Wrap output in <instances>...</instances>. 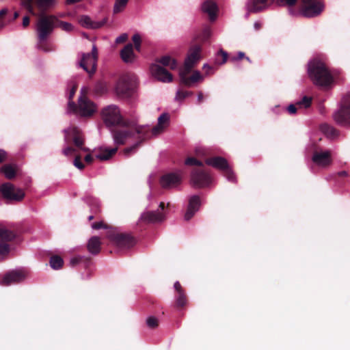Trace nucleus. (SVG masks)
Masks as SVG:
<instances>
[{
	"label": "nucleus",
	"mask_w": 350,
	"mask_h": 350,
	"mask_svg": "<svg viewBox=\"0 0 350 350\" xmlns=\"http://www.w3.org/2000/svg\"><path fill=\"white\" fill-rule=\"evenodd\" d=\"M57 21L56 16L53 15H41L36 24V33L38 36L37 47L44 52H49L53 50L45 42L49 35L55 28V22Z\"/></svg>",
	"instance_id": "obj_1"
},
{
	"label": "nucleus",
	"mask_w": 350,
	"mask_h": 350,
	"mask_svg": "<svg viewBox=\"0 0 350 350\" xmlns=\"http://www.w3.org/2000/svg\"><path fill=\"white\" fill-rule=\"evenodd\" d=\"M308 72L314 84L321 87L329 85L333 78L325 64L317 59L308 63Z\"/></svg>",
	"instance_id": "obj_2"
},
{
	"label": "nucleus",
	"mask_w": 350,
	"mask_h": 350,
	"mask_svg": "<svg viewBox=\"0 0 350 350\" xmlns=\"http://www.w3.org/2000/svg\"><path fill=\"white\" fill-rule=\"evenodd\" d=\"M103 118L107 126L123 125L128 126V122H125L119 107L115 105H111L105 107L102 111Z\"/></svg>",
	"instance_id": "obj_3"
},
{
	"label": "nucleus",
	"mask_w": 350,
	"mask_h": 350,
	"mask_svg": "<svg viewBox=\"0 0 350 350\" xmlns=\"http://www.w3.org/2000/svg\"><path fill=\"white\" fill-rule=\"evenodd\" d=\"M96 110V105L85 96H80L78 101V107L73 102H68L67 112H75L83 117L92 116Z\"/></svg>",
	"instance_id": "obj_4"
},
{
	"label": "nucleus",
	"mask_w": 350,
	"mask_h": 350,
	"mask_svg": "<svg viewBox=\"0 0 350 350\" xmlns=\"http://www.w3.org/2000/svg\"><path fill=\"white\" fill-rule=\"evenodd\" d=\"M79 65L88 73L92 75L95 72L98 59V50L96 46H92L91 53H79Z\"/></svg>",
	"instance_id": "obj_5"
},
{
	"label": "nucleus",
	"mask_w": 350,
	"mask_h": 350,
	"mask_svg": "<svg viewBox=\"0 0 350 350\" xmlns=\"http://www.w3.org/2000/svg\"><path fill=\"white\" fill-rule=\"evenodd\" d=\"M334 118L338 124H350V94L343 96L340 109L334 114Z\"/></svg>",
	"instance_id": "obj_6"
},
{
	"label": "nucleus",
	"mask_w": 350,
	"mask_h": 350,
	"mask_svg": "<svg viewBox=\"0 0 350 350\" xmlns=\"http://www.w3.org/2000/svg\"><path fill=\"white\" fill-rule=\"evenodd\" d=\"M312 161L318 167H328L332 163V151L327 149H315L312 153Z\"/></svg>",
	"instance_id": "obj_7"
},
{
	"label": "nucleus",
	"mask_w": 350,
	"mask_h": 350,
	"mask_svg": "<svg viewBox=\"0 0 350 350\" xmlns=\"http://www.w3.org/2000/svg\"><path fill=\"white\" fill-rule=\"evenodd\" d=\"M33 1V0H21V5L27 9L30 14L36 16L32 5ZM34 1L38 8L42 12L55 7L57 4V0H34Z\"/></svg>",
	"instance_id": "obj_8"
},
{
	"label": "nucleus",
	"mask_w": 350,
	"mask_h": 350,
	"mask_svg": "<svg viewBox=\"0 0 350 350\" xmlns=\"http://www.w3.org/2000/svg\"><path fill=\"white\" fill-rule=\"evenodd\" d=\"M324 5L319 1H311L310 3H302L300 14L305 17H315L323 10Z\"/></svg>",
	"instance_id": "obj_9"
},
{
	"label": "nucleus",
	"mask_w": 350,
	"mask_h": 350,
	"mask_svg": "<svg viewBox=\"0 0 350 350\" xmlns=\"http://www.w3.org/2000/svg\"><path fill=\"white\" fill-rule=\"evenodd\" d=\"M1 192L3 196L8 200L20 201L25 196V193L22 189L15 187L11 183L2 185L1 187Z\"/></svg>",
	"instance_id": "obj_10"
},
{
	"label": "nucleus",
	"mask_w": 350,
	"mask_h": 350,
	"mask_svg": "<svg viewBox=\"0 0 350 350\" xmlns=\"http://www.w3.org/2000/svg\"><path fill=\"white\" fill-rule=\"evenodd\" d=\"M28 275L25 269H16L7 273L2 279L3 285H11L23 281Z\"/></svg>",
	"instance_id": "obj_11"
},
{
	"label": "nucleus",
	"mask_w": 350,
	"mask_h": 350,
	"mask_svg": "<svg viewBox=\"0 0 350 350\" xmlns=\"http://www.w3.org/2000/svg\"><path fill=\"white\" fill-rule=\"evenodd\" d=\"M115 92L119 97H130L133 92V88L131 86L129 79L126 77H121L116 83Z\"/></svg>",
	"instance_id": "obj_12"
},
{
	"label": "nucleus",
	"mask_w": 350,
	"mask_h": 350,
	"mask_svg": "<svg viewBox=\"0 0 350 350\" xmlns=\"http://www.w3.org/2000/svg\"><path fill=\"white\" fill-rule=\"evenodd\" d=\"M182 180L180 172H172L163 175L160 180V184L164 189H172L178 186Z\"/></svg>",
	"instance_id": "obj_13"
},
{
	"label": "nucleus",
	"mask_w": 350,
	"mask_h": 350,
	"mask_svg": "<svg viewBox=\"0 0 350 350\" xmlns=\"http://www.w3.org/2000/svg\"><path fill=\"white\" fill-rule=\"evenodd\" d=\"M64 132L65 133L64 140L66 142H68L69 137H72V141L76 146L81 148L83 151H89L88 148L82 147L83 144V138L80 131L77 128L70 127L68 129H65Z\"/></svg>",
	"instance_id": "obj_14"
},
{
	"label": "nucleus",
	"mask_w": 350,
	"mask_h": 350,
	"mask_svg": "<svg viewBox=\"0 0 350 350\" xmlns=\"http://www.w3.org/2000/svg\"><path fill=\"white\" fill-rule=\"evenodd\" d=\"M275 0H247L245 8L248 12H258L269 8Z\"/></svg>",
	"instance_id": "obj_15"
},
{
	"label": "nucleus",
	"mask_w": 350,
	"mask_h": 350,
	"mask_svg": "<svg viewBox=\"0 0 350 350\" xmlns=\"http://www.w3.org/2000/svg\"><path fill=\"white\" fill-rule=\"evenodd\" d=\"M150 72L152 75L160 81L170 83L172 81V75L165 68L159 64H152L150 66Z\"/></svg>",
	"instance_id": "obj_16"
},
{
	"label": "nucleus",
	"mask_w": 350,
	"mask_h": 350,
	"mask_svg": "<svg viewBox=\"0 0 350 350\" xmlns=\"http://www.w3.org/2000/svg\"><path fill=\"white\" fill-rule=\"evenodd\" d=\"M201 49L199 46H195L190 49L187 57L185 60L184 68L187 72H189L190 70L194 66L200 58Z\"/></svg>",
	"instance_id": "obj_17"
},
{
	"label": "nucleus",
	"mask_w": 350,
	"mask_h": 350,
	"mask_svg": "<svg viewBox=\"0 0 350 350\" xmlns=\"http://www.w3.org/2000/svg\"><path fill=\"white\" fill-rule=\"evenodd\" d=\"M164 203L161 202L157 211H147L142 214L140 219L145 222L154 223L163 220L164 215L162 213L164 209Z\"/></svg>",
	"instance_id": "obj_18"
},
{
	"label": "nucleus",
	"mask_w": 350,
	"mask_h": 350,
	"mask_svg": "<svg viewBox=\"0 0 350 350\" xmlns=\"http://www.w3.org/2000/svg\"><path fill=\"white\" fill-rule=\"evenodd\" d=\"M211 178L208 174L202 171H194L191 173V183L196 187H204L208 185Z\"/></svg>",
	"instance_id": "obj_19"
},
{
	"label": "nucleus",
	"mask_w": 350,
	"mask_h": 350,
	"mask_svg": "<svg viewBox=\"0 0 350 350\" xmlns=\"http://www.w3.org/2000/svg\"><path fill=\"white\" fill-rule=\"evenodd\" d=\"M134 133L129 129H124L116 131L113 133L112 137L114 144L122 145L129 142L134 135Z\"/></svg>",
	"instance_id": "obj_20"
},
{
	"label": "nucleus",
	"mask_w": 350,
	"mask_h": 350,
	"mask_svg": "<svg viewBox=\"0 0 350 350\" xmlns=\"http://www.w3.org/2000/svg\"><path fill=\"white\" fill-rule=\"evenodd\" d=\"M188 72L185 70L180 71L181 82L187 86H191L196 83L202 82L204 80L203 75L198 70L194 71L189 77L187 76Z\"/></svg>",
	"instance_id": "obj_21"
},
{
	"label": "nucleus",
	"mask_w": 350,
	"mask_h": 350,
	"mask_svg": "<svg viewBox=\"0 0 350 350\" xmlns=\"http://www.w3.org/2000/svg\"><path fill=\"white\" fill-rule=\"evenodd\" d=\"M78 23L86 29H98L107 23V18H105L100 21H94L88 15H81L78 18Z\"/></svg>",
	"instance_id": "obj_22"
},
{
	"label": "nucleus",
	"mask_w": 350,
	"mask_h": 350,
	"mask_svg": "<svg viewBox=\"0 0 350 350\" xmlns=\"http://www.w3.org/2000/svg\"><path fill=\"white\" fill-rule=\"evenodd\" d=\"M170 116L167 113H163L158 118L157 124L152 129V133L154 135H157L163 133L165 129L169 126Z\"/></svg>",
	"instance_id": "obj_23"
},
{
	"label": "nucleus",
	"mask_w": 350,
	"mask_h": 350,
	"mask_svg": "<svg viewBox=\"0 0 350 350\" xmlns=\"http://www.w3.org/2000/svg\"><path fill=\"white\" fill-rule=\"evenodd\" d=\"M200 206V198L197 196H193L189 199V206L187 212L185 215L186 220L190 219L193 215L198 211Z\"/></svg>",
	"instance_id": "obj_24"
},
{
	"label": "nucleus",
	"mask_w": 350,
	"mask_h": 350,
	"mask_svg": "<svg viewBox=\"0 0 350 350\" xmlns=\"http://www.w3.org/2000/svg\"><path fill=\"white\" fill-rule=\"evenodd\" d=\"M118 150V148H108L105 147H100L95 149V157L101 161H106L109 159Z\"/></svg>",
	"instance_id": "obj_25"
},
{
	"label": "nucleus",
	"mask_w": 350,
	"mask_h": 350,
	"mask_svg": "<svg viewBox=\"0 0 350 350\" xmlns=\"http://www.w3.org/2000/svg\"><path fill=\"white\" fill-rule=\"evenodd\" d=\"M202 11L207 14L211 21H215L217 16V8L215 2L206 1L202 5Z\"/></svg>",
	"instance_id": "obj_26"
},
{
	"label": "nucleus",
	"mask_w": 350,
	"mask_h": 350,
	"mask_svg": "<svg viewBox=\"0 0 350 350\" xmlns=\"http://www.w3.org/2000/svg\"><path fill=\"white\" fill-rule=\"evenodd\" d=\"M206 163L223 171L229 167L226 159L221 157L208 159L206 160Z\"/></svg>",
	"instance_id": "obj_27"
},
{
	"label": "nucleus",
	"mask_w": 350,
	"mask_h": 350,
	"mask_svg": "<svg viewBox=\"0 0 350 350\" xmlns=\"http://www.w3.org/2000/svg\"><path fill=\"white\" fill-rule=\"evenodd\" d=\"M109 238L113 240L118 246L129 247L133 245V240L129 236L124 234H117L114 237L110 236Z\"/></svg>",
	"instance_id": "obj_28"
},
{
	"label": "nucleus",
	"mask_w": 350,
	"mask_h": 350,
	"mask_svg": "<svg viewBox=\"0 0 350 350\" xmlns=\"http://www.w3.org/2000/svg\"><path fill=\"white\" fill-rule=\"evenodd\" d=\"M121 58L126 63H131L135 60V54L132 44H128L120 52Z\"/></svg>",
	"instance_id": "obj_29"
},
{
	"label": "nucleus",
	"mask_w": 350,
	"mask_h": 350,
	"mask_svg": "<svg viewBox=\"0 0 350 350\" xmlns=\"http://www.w3.org/2000/svg\"><path fill=\"white\" fill-rule=\"evenodd\" d=\"M88 248L90 253L96 254L99 252L100 249V241L98 237H93L90 239L88 244Z\"/></svg>",
	"instance_id": "obj_30"
},
{
	"label": "nucleus",
	"mask_w": 350,
	"mask_h": 350,
	"mask_svg": "<svg viewBox=\"0 0 350 350\" xmlns=\"http://www.w3.org/2000/svg\"><path fill=\"white\" fill-rule=\"evenodd\" d=\"M1 172L7 178L12 179L16 175V165L11 164L5 165L1 167Z\"/></svg>",
	"instance_id": "obj_31"
},
{
	"label": "nucleus",
	"mask_w": 350,
	"mask_h": 350,
	"mask_svg": "<svg viewBox=\"0 0 350 350\" xmlns=\"http://www.w3.org/2000/svg\"><path fill=\"white\" fill-rule=\"evenodd\" d=\"M158 62L164 66L170 67L172 70L176 69L177 66L176 61L168 55H165L161 57L158 60Z\"/></svg>",
	"instance_id": "obj_32"
},
{
	"label": "nucleus",
	"mask_w": 350,
	"mask_h": 350,
	"mask_svg": "<svg viewBox=\"0 0 350 350\" xmlns=\"http://www.w3.org/2000/svg\"><path fill=\"white\" fill-rule=\"evenodd\" d=\"M129 0H115L113 12V14H118L123 12L129 3Z\"/></svg>",
	"instance_id": "obj_33"
},
{
	"label": "nucleus",
	"mask_w": 350,
	"mask_h": 350,
	"mask_svg": "<svg viewBox=\"0 0 350 350\" xmlns=\"http://www.w3.org/2000/svg\"><path fill=\"white\" fill-rule=\"evenodd\" d=\"M49 262L52 269H59L63 266L64 260L60 256L55 255L51 257Z\"/></svg>",
	"instance_id": "obj_34"
},
{
	"label": "nucleus",
	"mask_w": 350,
	"mask_h": 350,
	"mask_svg": "<svg viewBox=\"0 0 350 350\" xmlns=\"http://www.w3.org/2000/svg\"><path fill=\"white\" fill-rule=\"evenodd\" d=\"M14 234L0 225V239L10 241L14 238Z\"/></svg>",
	"instance_id": "obj_35"
},
{
	"label": "nucleus",
	"mask_w": 350,
	"mask_h": 350,
	"mask_svg": "<svg viewBox=\"0 0 350 350\" xmlns=\"http://www.w3.org/2000/svg\"><path fill=\"white\" fill-rule=\"evenodd\" d=\"M107 85L105 81H98L95 84L94 90L97 93H103L107 91Z\"/></svg>",
	"instance_id": "obj_36"
},
{
	"label": "nucleus",
	"mask_w": 350,
	"mask_h": 350,
	"mask_svg": "<svg viewBox=\"0 0 350 350\" xmlns=\"http://www.w3.org/2000/svg\"><path fill=\"white\" fill-rule=\"evenodd\" d=\"M311 104V98L308 96H304L303 98L297 101L296 103V105L299 106V107H304L307 108Z\"/></svg>",
	"instance_id": "obj_37"
},
{
	"label": "nucleus",
	"mask_w": 350,
	"mask_h": 350,
	"mask_svg": "<svg viewBox=\"0 0 350 350\" xmlns=\"http://www.w3.org/2000/svg\"><path fill=\"white\" fill-rule=\"evenodd\" d=\"M58 25L62 29L67 32H70L74 29L73 25L68 22L59 21Z\"/></svg>",
	"instance_id": "obj_38"
},
{
	"label": "nucleus",
	"mask_w": 350,
	"mask_h": 350,
	"mask_svg": "<svg viewBox=\"0 0 350 350\" xmlns=\"http://www.w3.org/2000/svg\"><path fill=\"white\" fill-rule=\"evenodd\" d=\"M10 252L9 245L7 243H0V260L7 255Z\"/></svg>",
	"instance_id": "obj_39"
},
{
	"label": "nucleus",
	"mask_w": 350,
	"mask_h": 350,
	"mask_svg": "<svg viewBox=\"0 0 350 350\" xmlns=\"http://www.w3.org/2000/svg\"><path fill=\"white\" fill-rule=\"evenodd\" d=\"M191 95H192V92H191L178 91L176 92L175 99L177 100H183V99Z\"/></svg>",
	"instance_id": "obj_40"
},
{
	"label": "nucleus",
	"mask_w": 350,
	"mask_h": 350,
	"mask_svg": "<svg viewBox=\"0 0 350 350\" xmlns=\"http://www.w3.org/2000/svg\"><path fill=\"white\" fill-rule=\"evenodd\" d=\"M278 1L281 5L291 8L297 4L298 0H278Z\"/></svg>",
	"instance_id": "obj_41"
},
{
	"label": "nucleus",
	"mask_w": 350,
	"mask_h": 350,
	"mask_svg": "<svg viewBox=\"0 0 350 350\" xmlns=\"http://www.w3.org/2000/svg\"><path fill=\"white\" fill-rule=\"evenodd\" d=\"M132 40H133V42H134L135 49L137 51H139L140 46H141V41H142L141 36H139V34H138V33L134 34L133 36Z\"/></svg>",
	"instance_id": "obj_42"
},
{
	"label": "nucleus",
	"mask_w": 350,
	"mask_h": 350,
	"mask_svg": "<svg viewBox=\"0 0 350 350\" xmlns=\"http://www.w3.org/2000/svg\"><path fill=\"white\" fill-rule=\"evenodd\" d=\"M185 163L187 165H202V163L201 161L193 157L187 158L185 160Z\"/></svg>",
	"instance_id": "obj_43"
},
{
	"label": "nucleus",
	"mask_w": 350,
	"mask_h": 350,
	"mask_svg": "<svg viewBox=\"0 0 350 350\" xmlns=\"http://www.w3.org/2000/svg\"><path fill=\"white\" fill-rule=\"evenodd\" d=\"M176 304L180 306H183L186 304V297L183 292L178 293V297L176 299Z\"/></svg>",
	"instance_id": "obj_44"
},
{
	"label": "nucleus",
	"mask_w": 350,
	"mask_h": 350,
	"mask_svg": "<svg viewBox=\"0 0 350 350\" xmlns=\"http://www.w3.org/2000/svg\"><path fill=\"white\" fill-rule=\"evenodd\" d=\"M224 172L225 176L227 178V179L229 181H232V182L235 181V176L234 175L233 172H232V170L229 168V167L227 169H226Z\"/></svg>",
	"instance_id": "obj_45"
},
{
	"label": "nucleus",
	"mask_w": 350,
	"mask_h": 350,
	"mask_svg": "<svg viewBox=\"0 0 350 350\" xmlns=\"http://www.w3.org/2000/svg\"><path fill=\"white\" fill-rule=\"evenodd\" d=\"M146 323L151 328L155 327L157 326V319L153 317H150L147 319Z\"/></svg>",
	"instance_id": "obj_46"
},
{
	"label": "nucleus",
	"mask_w": 350,
	"mask_h": 350,
	"mask_svg": "<svg viewBox=\"0 0 350 350\" xmlns=\"http://www.w3.org/2000/svg\"><path fill=\"white\" fill-rule=\"evenodd\" d=\"M73 164L74 165L79 169V170H82L84 168V165L83 164V163L81 161V158L80 157H76L75 160H74V162H73Z\"/></svg>",
	"instance_id": "obj_47"
},
{
	"label": "nucleus",
	"mask_w": 350,
	"mask_h": 350,
	"mask_svg": "<svg viewBox=\"0 0 350 350\" xmlns=\"http://www.w3.org/2000/svg\"><path fill=\"white\" fill-rule=\"evenodd\" d=\"M93 229L98 230L100 228H107V226L105 225L103 221L94 222L92 224Z\"/></svg>",
	"instance_id": "obj_48"
},
{
	"label": "nucleus",
	"mask_w": 350,
	"mask_h": 350,
	"mask_svg": "<svg viewBox=\"0 0 350 350\" xmlns=\"http://www.w3.org/2000/svg\"><path fill=\"white\" fill-rule=\"evenodd\" d=\"M81 258H82V257L80 256H74V257L71 258L70 260V265L72 267L76 266L77 265H78L80 262Z\"/></svg>",
	"instance_id": "obj_49"
},
{
	"label": "nucleus",
	"mask_w": 350,
	"mask_h": 350,
	"mask_svg": "<svg viewBox=\"0 0 350 350\" xmlns=\"http://www.w3.org/2000/svg\"><path fill=\"white\" fill-rule=\"evenodd\" d=\"M76 91H77V86L75 85H72L70 90H69L68 94V98L69 100L68 102H71L70 100H72L74 95L75 94Z\"/></svg>",
	"instance_id": "obj_50"
},
{
	"label": "nucleus",
	"mask_w": 350,
	"mask_h": 350,
	"mask_svg": "<svg viewBox=\"0 0 350 350\" xmlns=\"http://www.w3.org/2000/svg\"><path fill=\"white\" fill-rule=\"evenodd\" d=\"M128 38V35L126 33H122L116 39V43H122L125 42Z\"/></svg>",
	"instance_id": "obj_51"
},
{
	"label": "nucleus",
	"mask_w": 350,
	"mask_h": 350,
	"mask_svg": "<svg viewBox=\"0 0 350 350\" xmlns=\"http://www.w3.org/2000/svg\"><path fill=\"white\" fill-rule=\"evenodd\" d=\"M75 152V149L70 147H66L63 150V154L68 156Z\"/></svg>",
	"instance_id": "obj_52"
},
{
	"label": "nucleus",
	"mask_w": 350,
	"mask_h": 350,
	"mask_svg": "<svg viewBox=\"0 0 350 350\" xmlns=\"http://www.w3.org/2000/svg\"><path fill=\"white\" fill-rule=\"evenodd\" d=\"M245 57V54L243 52H241V51H239L238 53H237V57H232L231 58V60L232 62H235V61H238L239 59H241L242 58Z\"/></svg>",
	"instance_id": "obj_53"
},
{
	"label": "nucleus",
	"mask_w": 350,
	"mask_h": 350,
	"mask_svg": "<svg viewBox=\"0 0 350 350\" xmlns=\"http://www.w3.org/2000/svg\"><path fill=\"white\" fill-rule=\"evenodd\" d=\"M29 23H30V19H29V16H25L23 18V23H22L23 27L24 28L27 27L29 26Z\"/></svg>",
	"instance_id": "obj_54"
},
{
	"label": "nucleus",
	"mask_w": 350,
	"mask_h": 350,
	"mask_svg": "<svg viewBox=\"0 0 350 350\" xmlns=\"http://www.w3.org/2000/svg\"><path fill=\"white\" fill-rule=\"evenodd\" d=\"M287 110L289 113L295 114L297 111V108L295 105L291 104L288 107Z\"/></svg>",
	"instance_id": "obj_55"
},
{
	"label": "nucleus",
	"mask_w": 350,
	"mask_h": 350,
	"mask_svg": "<svg viewBox=\"0 0 350 350\" xmlns=\"http://www.w3.org/2000/svg\"><path fill=\"white\" fill-rule=\"evenodd\" d=\"M323 129H326L324 131L325 132L327 133V134H330L332 135H334L335 134V130L331 126H325L323 127Z\"/></svg>",
	"instance_id": "obj_56"
},
{
	"label": "nucleus",
	"mask_w": 350,
	"mask_h": 350,
	"mask_svg": "<svg viewBox=\"0 0 350 350\" xmlns=\"http://www.w3.org/2000/svg\"><path fill=\"white\" fill-rule=\"evenodd\" d=\"M7 153L5 150L0 149V163L6 159Z\"/></svg>",
	"instance_id": "obj_57"
},
{
	"label": "nucleus",
	"mask_w": 350,
	"mask_h": 350,
	"mask_svg": "<svg viewBox=\"0 0 350 350\" xmlns=\"http://www.w3.org/2000/svg\"><path fill=\"white\" fill-rule=\"evenodd\" d=\"M218 54H221V56H222V58H223V60L222 62H221V64H224L226 61H227V58H228V53L225 51H224L223 50H221Z\"/></svg>",
	"instance_id": "obj_58"
},
{
	"label": "nucleus",
	"mask_w": 350,
	"mask_h": 350,
	"mask_svg": "<svg viewBox=\"0 0 350 350\" xmlns=\"http://www.w3.org/2000/svg\"><path fill=\"white\" fill-rule=\"evenodd\" d=\"M196 154L198 156H204V155H205V150L202 148H196Z\"/></svg>",
	"instance_id": "obj_59"
},
{
	"label": "nucleus",
	"mask_w": 350,
	"mask_h": 350,
	"mask_svg": "<svg viewBox=\"0 0 350 350\" xmlns=\"http://www.w3.org/2000/svg\"><path fill=\"white\" fill-rule=\"evenodd\" d=\"M174 288L177 291V293H179L180 292H183L179 282H176L174 284Z\"/></svg>",
	"instance_id": "obj_60"
},
{
	"label": "nucleus",
	"mask_w": 350,
	"mask_h": 350,
	"mask_svg": "<svg viewBox=\"0 0 350 350\" xmlns=\"http://www.w3.org/2000/svg\"><path fill=\"white\" fill-rule=\"evenodd\" d=\"M83 1V0H66L65 3L66 5H70L81 2Z\"/></svg>",
	"instance_id": "obj_61"
},
{
	"label": "nucleus",
	"mask_w": 350,
	"mask_h": 350,
	"mask_svg": "<svg viewBox=\"0 0 350 350\" xmlns=\"http://www.w3.org/2000/svg\"><path fill=\"white\" fill-rule=\"evenodd\" d=\"M136 146H137V144H135V146H133L132 147L125 148L124 150V153L126 154H130L132 151H133L135 149Z\"/></svg>",
	"instance_id": "obj_62"
},
{
	"label": "nucleus",
	"mask_w": 350,
	"mask_h": 350,
	"mask_svg": "<svg viewBox=\"0 0 350 350\" xmlns=\"http://www.w3.org/2000/svg\"><path fill=\"white\" fill-rule=\"evenodd\" d=\"M203 68L206 70V74L208 75L211 72H209V70H212V67L210 66L208 64H205L203 66Z\"/></svg>",
	"instance_id": "obj_63"
},
{
	"label": "nucleus",
	"mask_w": 350,
	"mask_h": 350,
	"mask_svg": "<svg viewBox=\"0 0 350 350\" xmlns=\"http://www.w3.org/2000/svg\"><path fill=\"white\" fill-rule=\"evenodd\" d=\"M144 128H145V126H142L136 127V128H135V133H136L137 134H140V133H142L143 132V131H142V130H143Z\"/></svg>",
	"instance_id": "obj_64"
}]
</instances>
